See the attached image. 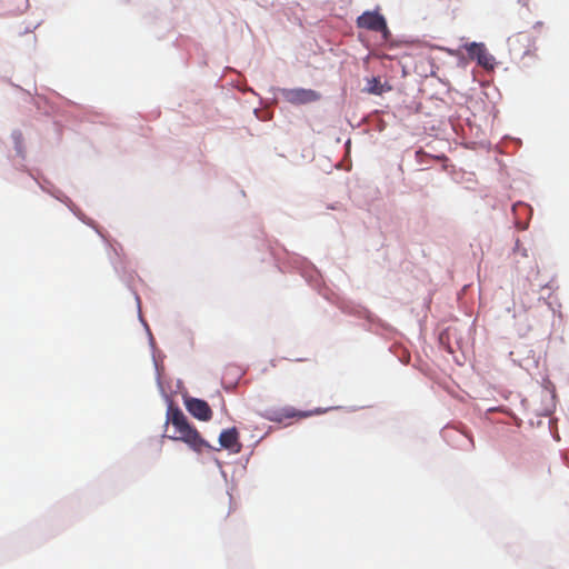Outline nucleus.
Returning <instances> with one entry per match:
<instances>
[{"label": "nucleus", "instance_id": "obj_4", "mask_svg": "<svg viewBox=\"0 0 569 569\" xmlns=\"http://www.w3.org/2000/svg\"><path fill=\"white\" fill-rule=\"evenodd\" d=\"M326 410L320 409V408H317L315 410L300 411V410H296L292 407H286L282 409L269 410L266 415V418L273 422H282L286 419H290V418L303 419V418L311 417L313 415H321Z\"/></svg>", "mask_w": 569, "mask_h": 569}, {"label": "nucleus", "instance_id": "obj_12", "mask_svg": "<svg viewBox=\"0 0 569 569\" xmlns=\"http://www.w3.org/2000/svg\"><path fill=\"white\" fill-rule=\"evenodd\" d=\"M522 3H523V6H527V4H528L526 0H522Z\"/></svg>", "mask_w": 569, "mask_h": 569}, {"label": "nucleus", "instance_id": "obj_7", "mask_svg": "<svg viewBox=\"0 0 569 569\" xmlns=\"http://www.w3.org/2000/svg\"><path fill=\"white\" fill-rule=\"evenodd\" d=\"M467 51L481 67L492 68L493 57L487 51L483 43L472 42L467 46Z\"/></svg>", "mask_w": 569, "mask_h": 569}, {"label": "nucleus", "instance_id": "obj_2", "mask_svg": "<svg viewBox=\"0 0 569 569\" xmlns=\"http://www.w3.org/2000/svg\"><path fill=\"white\" fill-rule=\"evenodd\" d=\"M357 28L379 32L385 41L389 40L391 32L386 18L378 11H365L356 20Z\"/></svg>", "mask_w": 569, "mask_h": 569}, {"label": "nucleus", "instance_id": "obj_9", "mask_svg": "<svg viewBox=\"0 0 569 569\" xmlns=\"http://www.w3.org/2000/svg\"><path fill=\"white\" fill-rule=\"evenodd\" d=\"M219 442L221 447L226 449H234L236 447H240L238 442V431L236 428H230L223 430L219 436Z\"/></svg>", "mask_w": 569, "mask_h": 569}, {"label": "nucleus", "instance_id": "obj_10", "mask_svg": "<svg viewBox=\"0 0 569 569\" xmlns=\"http://www.w3.org/2000/svg\"><path fill=\"white\" fill-rule=\"evenodd\" d=\"M391 90L390 86H387L386 83H382L379 77H372L367 79V84L365 88V91L370 94H377L380 96L385 91Z\"/></svg>", "mask_w": 569, "mask_h": 569}, {"label": "nucleus", "instance_id": "obj_6", "mask_svg": "<svg viewBox=\"0 0 569 569\" xmlns=\"http://www.w3.org/2000/svg\"><path fill=\"white\" fill-rule=\"evenodd\" d=\"M184 406L190 415L201 421H209L212 418V410L207 401L198 398H186Z\"/></svg>", "mask_w": 569, "mask_h": 569}, {"label": "nucleus", "instance_id": "obj_11", "mask_svg": "<svg viewBox=\"0 0 569 569\" xmlns=\"http://www.w3.org/2000/svg\"><path fill=\"white\" fill-rule=\"evenodd\" d=\"M416 156H417V158H422L427 154L423 151L419 150V151H417Z\"/></svg>", "mask_w": 569, "mask_h": 569}, {"label": "nucleus", "instance_id": "obj_1", "mask_svg": "<svg viewBox=\"0 0 569 569\" xmlns=\"http://www.w3.org/2000/svg\"><path fill=\"white\" fill-rule=\"evenodd\" d=\"M166 423L172 428V433L167 435L169 439L182 441L197 452H201L203 448L209 447L199 431L189 423L181 409L172 403L168 407ZM169 430V427H167V431Z\"/></svg>", "mask_w": 569, "mask_h": 569}, {"label": "nucleus", "instance_id": "obj_5", "mask_svg": "<svg viewBox=\"0 0 569 569\" xmlns=\"http://www.w3.org/2000/svg\"><path fill=\"white\" fill-rule=\"evenodd\" d=\"M282 94L292 104H306L320 99V94L317 91L303 88L284 89Z\"/></svg>", "mask_w": 569, "mask_h": 569}, {"label": "nucleus", "instance_id": "obj_3", "mask_svg": "<svg viewBox=\"0 0 569 569\" xmlns=\"http://www.w3.org/2000/svg\"><path fill=\"white\" fill-rule=\"evenodd\" d=\"M509 51L516 57H525L535 48V41L528 32H518L508 38Z\"/></svg>", "mask_w": 569, "mask_h": 569}, {"label": "nucleus", "instance_id": "obj_8", "mask_svg": "<svg viewBox=\"0 0 569 569\" xmlns=\"http://www.w3.org/2000/svg\"><path fill=\"white\" fill-rule=\"evenodd\" d=\"M512 213L515 216V223L519 229H526L528 220L532 214V209L529 204L518 202L512 207Z\"/></svg>", "mask_w": 569, "mask_h": 569}]
</instances>
